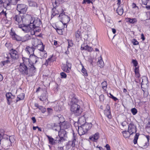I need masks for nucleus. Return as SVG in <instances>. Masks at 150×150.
Listing matches in <instances>:
<instances>
[{
    "label": "nucleus",
    "instance_id": "obj_10",
    "mask_svg": "<svg viewBox=\"0 0 150 150\" xmlns=\"http://www.w3.org/2000/svg\"><path fill=\"white\" fill-rule=\"evenodd\" d=\"M27 6L25 4H18L17 9L20 13H25L27 10Z\"/></svg>",
    "mask_w": 150,
    "mask_h": 150
},
{
    "label": "nucleus",
    "instance_id": "obj_62",
    "mask_svg": "<svg viewBox=\"0 0 150 150\" xmlns=\"http://www.w3.org/2000/svg\"><path fill=\"white\" fill-rule=\"evenodd\" d=\"M146 137L147 139V142L146 144V146H148L149 144L148 142H149V140L150 139H149L150 137L149 135H146Z\"/></svg>",
    "mask_w": 150,
    "mask_h": 150
},
{
    "label": "nucleus",
    "instance_id": "obj_19",
    "mask_svg": "<svg viewBox=\"0 0 150 150\" xmlns=\"http://www.w3.org/2000/svg\"><path fill=\"white\" fill-rule=\"evenodd\" d=\"M75 36L76 40L78 41L82 38V34L80 29H78L75 32Z\"/></svg>",
    "mask_w": 150,
    "mask_h": 150
},
{
    "label": "nucleus",
    "instance_id": "obj_28",
    "mask_svg": "<svg viewBox=\"0 0 150 150\" xmlns=\"http://www.w3.org/2000/svg\"><path fill=\"white\" fill-rule=\"evenodd\" d=\"M38 55L41 58H45L47 57V54L46 51L44 50L39 52Z\"/></svg>",
    "mask_w": 150,
    "mask_h": 150
},
{
    "label": "nucleus",
    "instance_id": "obj_2",
    "mask_svg": "<svg viewBox=\"0 0 150 150\" xmlns=\"http://www.w3.org/2000/svg\"><path fill=\"white\" fill-rule=\"evenodd\" d=\"M128 126V132L130 134H132L134 133H136L133 140L134 144H136L137 143V141L139 135V133H136L137 130V127L133 122L129 123Z\"/></svg>",
    "mask_w": 150,
    "mask_h": 150
},
{
    "label": "nucleus",
    "instance_id": "obj_17",
    "mask_svg": "<svg viewBox=\"0 0 150 150\" xmlns=\"http://www.w3.org/2000/svg\"><path fill=\"white\" fill-rule=\"evenodd\" d=\"M54 57L53 55H52L50 58L46 60L44 64L46 67L48 65H51L55 61V59L54 58Z\"/></svg>",
    "mask_w": 150,
    "mask_h": 150
},
{
    "label": "nucleus",
    "instance_id": "obj_37",
    "mask_svg": "<svg viewBox=\"0 0 150 150\" xmlns=\"http://www.w3.org/2000/svg\"><path fill=\"white\" fill-rule=\"evenodd\" d=\"M55 140L56 144L60 143L64 140V138H62L59 136L55 138Z\"/></svg>",
    "mask_w": 150,
    "mask_h": 150
},
{
    "label": "nucleus",
    "instance_id": "obj_56",
    "mask_svg": "<svg viewBox=\"0 0 150 150\" xmlns=\"http://www.w3.org/2000/svg\"><path fill=\"white\" fill-rule=\"evenodd\" d=\"M132 42L134 45H137L139 44L138 42L135 39H134L132 40Z\"/></svg>",
    "mask_w": 150,
    "mask_h": 150
},
{
    "label": "nucleus",
    "instance_id": "obj_49",
    "mask_svg": "<svg viewBox=\"0 0 150 150\" xmlns=\"http://www.w3.org/2000/svg\"><path fill=\"white\" fill-rule=\"evenodd\" d=\"M67 42L68 43V48L71 47L73 45V41L71 40H68Z\"/></svg>",
    "mask_w": 150,
    "mask_h": 150
},
{
    "label": "nucleus",
    "instance_id": "obj_26",
    "mask_svg": "<svg viewBox=\"0 0 150 150\" xmlns=\"http://www.w3.org/2000/svg\"><path fill=\"white\" fill-rule=\"evenodd\" d=\"M7 100V103L10 105L12 102V99L14 98V96L12 94H6Z\"/></svg>",
    "mask_w": 150,
    "mask_h": 150
},
{
    "label": "nucleus",
    "instance_id": "obj_48",
    "mask_svg": "<svg viewBox=\"0 0 150 150\" xmlns=\"http://www.w3.org/2000/svg\"><path fill=\"white\" fill-rule=\"evenodd\" d=\"M143 4L146 5L147 4L150 5V0H142Z\"/></svg>",
    "mask_w": 150,
    "mask_h": 150
},
{
    "label": "nucleus",
    "instance_id": "obj_57",
    "mask_svg": "<svg viewBox=\"0 0 150 150\" xmlns=\"http://www.w3.org/2000/svg\"><path fill=\"white\" fill-rule=\"evenodd\" d=\"M57 32L60 35H63V32L64 31V30H61V29H59V30H56Z\"/></svg>",
    "mask_w": 150,
    "mask_h": 150
},
{
    "label": "nucleus",
    "instance_id": "obj_31",
    "mask_svg": "<svg viewBox=\"0 0 150 150\" xmlns=\"http://www.w3.org/2000/svg\"><path fill=\"white\" fill-rule=\"evenodd\" d=\"M97 63L99 65V67H100V68H102L103 67L104 64L102 59V57L101 56L98 58Z\"/></svg>",
    "mask_w": 150,
    "mask_h": 150
},
{
    "label": "nucleus",
    "instance_id": "obj_6",
    "mask_svg": "<svg viewBox=\"0 0 150 150\" xmlns=\"http://www.w3.org/2000/svg\"><path fill=\"white\" fill-rule=\"evenodd\" d=\"M132 62L135 67L134 71L135 76L137 78L139 79L140 77V74L139 73V66L138 65V62L136 59H134L132 60Z\"/></svg>",
    "mask_w": 150,
    "mask_h": 150
},
{
    "label": "nucleus",
    "instance_id": "obj_52",
    "mask_svg": "<svg viewBox=\"0 0 150 150\" xmlns=\"http://www.w3.org/2000/svg\"><path fill=\"white\" fill-rule=\"evenodd\" d=\"M60 75L62 78L65 79L67 78V75L64 72H62L60 73Z\"/></svg>",
    "mask_w": 150,
    "mask_h": 150
},
{
    "label": "nucleus",
    "instance_id": "obj_14",
    "mask_svg": "<svg viewBox=\"0 0 150 150\" xmlns=\"http://www.w3.org/2000/svg\"><path fill=\"white\" fill-rule=\"evenodd\" d=\"M9 54L11 58L14 60H16L19 58L18 53L15 50L12 49L10 50Z\"/></svg>",
    "mask_w": 150,
    "mask_h": 150
},
{
    "label": "nucleus",
    "instance_id": "obj_34",
    "mask_svg": "<svg viewBox=\"0 0 150 150\" xmlns=\"http://www.w3.org/2000/svg\"><path fill=\"white\" fill-rule=\"evenodd\" d=\"M45 45H44L42 42H41V43L39 44L35 48L39 50V51L43 50L45 49Z\"/></svg>",
    "mask_w": 150,
    "mask_h": 150
},
{
    "label": "nucleus",
    "instance_id": "obj_44",
    "mask_svg": "<svg viewBox=\"0 0 150 150\" xmlns=\"http://www.w3.org/2000/svg\"><path fill=\"white\" fill-rule=\"evenodd\" d=\"M65 25L63 24H60L56 26V30L61 29L64 30Z\"/></svg>",
    "mask_w": 150,
    "mask_h": 150
},
{
    "label": "nucleus",
    "instance_id": "obj_64",
    "mask_svg": "<svg viewBox=\"0 0 150 150\" xmlns=\"http://www.w3.org/2000/svg\"><path fill=\"white\" fill-rule=\"evenodd\" d=\"M105 147L107 150H110V147L108 144H107Z\"/></svg>",
    "mask_w": 150,
    "mask_h": 150
},
{
    "label": "nucleus",
    "instance_id": "obj_3",
    "mask_svg": "<svg viewBox=\"0 0 150 150\" xmlns=\"http://www.w3.org/2000/svg\"><path fill=\"white\" fill-rule=\"evenodd\" d=\"M52 4L53 8L52 11V14L51 16V18L57 15L63 14L65 13L62 7L61 6L57 4L54 5V4Z\"/></svg>",
    "mask_w": 150,
    "mask_h": 150
},
{
    "label": "nucleus",
    "instance_id": "obj_13",
    "mask_svg": "<svg viewBox=\"0 0 150 150\" xmlns=\"http://www.w3.org/2000/svg\"><path fill=\"white\" fill-rule=\"evenodd\" d=\"M30 25H26L24 24H21L18 25V27L22 29V30L25 33H28L31 30Z\"/></svg>",
    "mask_w": 150,
    "mask_h": 150
},
{
    "label": "nucleus",
    "instance_id": "obj_20",
    "mask_svg": "<svg viewBox=\"0 0 150 150\" xmlns=\"http://www.w3.org/2000/svg\"><path fill=\"white\" fill-rule=\"evenodd\" d=\"M10 54L9 53H4V61L2 62L4 65L6 63H8L9 62V59Z\"/></svg>",
    "mask_w": 150,
    "mask_h": 150
},
{
    "label": "nucleus",
    "instance_id": "obj_59",
    "mask_svg": "<svg viewBox=\"0 0 150 150\" xmlns=\"http://www.w3.org/2000/svg\"><path fill=\"white\" fill-rule=\"evenodd\" d=\"M110 95L109 97L112 98L114 100V101H116L117 100V99L112 94H109Z\"/></svg>",
    "mask_w": 150,
    "mask_h": 150
},
{
    "label": "nucleus",
    "instance_id": "obj_25",
    "mask_svg": "<svg viewBox=\"0 0 150 150\" xmlns=\"http://www.w3.org/2000/svg\"><path fill=\"white\" fill-rule=\"evenodd\" d=\"M101 86L102 87L103 91L105 93H107L106 89L107 88L108 84L107 82L106 81H104L101 84Z\"/></svg>",
    "mask_w": 150,
    "mask_h": 150
},
{
    "label": "nucleus",
    "instance_id": "obj_7",
    "mask_svg": "<svg viewBox=\"0 0 150 150\" xmlns=\"http://www.w3.org/2000/svg\"><path fill=\"white\" fill-rule=\"evenodd\" d=\"M58 17L62 24L66 25L65 27L67 28V24L69 23L70 20V17L65 13L59 15Z\"/></svg>",
    "mask_w": 150,
    "mask_h": 150
},
{
    "label": "nucleus",
    "instance_id": "obj_27",
    "mask_svg": "<svg viewBox=\"0 0 150 150\" xmlns=\"http://www.w3.org/2000/svg\"><path fill=\"white\" fill-rule=\"evenodd\" d=\"M40 40L37 38L34 39L32 40V44L34 47H36L39 44L41 43Z\"/></svg>",
    "mask_w": 150,
    "mask_h": 150
},
{
    "label": "nucleus",
    "instance_id": "obj_45",
    "mask_svg": "<svg viewBox=\"0 0 150 150\" xmlns=\"http://www.w3.org/2000/svg\"><path fill=\"white\" fill-rule=\"evenodd\" d=\"M32 36L29 34H27L24 37V41H28L32 38Z\"/></svg>",
    "mask_w": 150,
    "mask_h": 150
},
{
    "label": "nucleus",
    "instance_id": "obj_63",
    "mask_svg": "<svg viewBox=\"0 0 150 150\" xmlns=\"http://www.w3.org/2000/svg\"><path fill=\"white\" fill-rule=\"evenodd\" d=\"M141 38L143 41H144L145 40L144 36L143 33L141 34Z\"/></svg>",
    "mask_w": 150,
    "mask_h": 150
},
{
    "label": "nucleus",
    "instance_id": "obj_58",
    "mask_svg": "<svg viewBox=\"0 0 150 150\" xmlns=\"http://www.w3.org/2000/svg\"><path fill=\"white\" fill-rule=\"evenodd\" d=\"M31 28L32 29L30 31V35L32 36V35H35V31L34 30V29H33V27H31Z\"/></svg>",
    "mask_w": 150,
    "mask_h": 150
},
{
    "label": "nucleus",
    "instance_id": "obj_16",
    "mask_svg": "<svg viewBox=\"0 0 150 150\" xmlns=\"http://www.w3.org/2000/svg\"><path fill=\"white\" fill-rule=\"evenodd\" d=\"M10 34L12 40L18 41H21V37L16 35L14 31H13L12 29L11 30Z\"/></svg>",
    "mask_w": 150,
    "mask_h": 150
},
{
    "label": "nucleus",
    "instance_id": "obj_22",
    "mask_svg": "<svg viewBox=\"0 0 150 150\" xmlns=\"http://www.w3.org/2000/svg\"><path fill=\"white\" fill-rule=\"evenodd\" d=\"M13 1L12 0H6L5 1L3 2V7L6 9L8 8V7H10L11 5L12 4H13L12 3Z\"/></svg>",
    "mask_w": 150,
    "mask_h": 150
},
{
    "label": "nucleus",
    "instance_id": "obj_33",
    "mask_svg": "<svg viewBox=\"0 0 150 150\" xmlns=\"http://www.w3.org/2000/svg\"><path fill=\"white\" fill-rule=\"evenodd\" d=\"M99 137V134L97 132L95 133L92 137H90V139L93 141H95L97 140Z\"/></svg>",
    "mask_w": 150,
    "mask_h": 150
},
{
    "label": "nucleus",
    "instance_id": "obj_32",
    "mask_svg": "<svg viewBox=\"0 0 150 150\" xmlns=\"http://www.w3.org/2000/svg\"><path fill=\"white\" fill-rule=\"evenodd\" d=\"M61 128L63 129H67L70 127V125L67 122H64L60 125Z\"/></svg>",
    "mask_w": 150,
    "mask_h": 150
},
{
    "label": "nucleus",
    "instance_id": "obj_36",
    "mask_svg": "<svg viewBox=\"0 0 150 150\" xmlns=\"http://www.w3.org/2000/svg\"><path fill=\"white\" fill-rule=\"evenodd\" d=\"M49 141V143L51 145H54L56 144L55 139L53 138L52 137L47 136Z\"/></svg>",
    "mask_w": 150,
    "mask_h": 150
},
{
    "label": "nucleus",
    "instance_id": "obj_61",
    "mask_svg": "<svg viewBox=\"0 0 150 150\" xmlns=\"http://www.w3.org/2000/svg\"><path fill=\"white\" fill-rule=\"evenodd\" d=\"M3 4V2L2 0H0V11L1 9H2Z\"/></svg>",
    "mask_w": 150,
    "mask_h": 150
},
{
    "label": "nucleus",
    "instance_id": "obj_5",
    "mask_svg": "<svg viewBox=\"0 0 150 150\" xmlns=\"http://www.w3.org/2000/svg\"><path fill=\"white\" fill-rule=\"evenodd\" d=\"M25 57H22L23 62L20 63L18 68L19 71L23 75L28 74V68L25 65L26 61L25 60Z\"/></svg>",
    "mask_w": 150,
    "mask_h": 150
},
{
    "label": "nucleus",
    "instance_id": "obj_21",
    "mask_svg": "<svg viewBox=\"0 0 150 150\" xmlns=\"http://www.w3.org/2000/svg\"><path fill=\"white\" fill-rule=\"evenodd\" d=\"M25 50L30 55L34 54L35 49L33 46L30 47L29 46H27L25 48Z\"/></svg>",
    "mask_w": 150,
    "mask_h": 150
},
{
    "label": "nucleus",
    "instance_id": "obj_40",
    "mask_svg": "<svg viewBox=\"0 0 150 150\" xmlns=\"http://www.w3.org/2000/svg\"><path fill=\"white\" fill-rule=\"evenodd\" d=\"M30 64L31 66L29 67V70L30 73L33 74L35 72L36 68L34 64Z\"/></svg>",
    "mask_w": 150,
    "mask_h": 150
},
{
    "label": "nucleus",
    "instance_id": "obj_15",
    "mask_svg": "<svg viewBox=\"0 0 150 150\" xmlns=\"http://www.w3.org/2000/svg\"><path fill=\"white\" fill-rule=\"evenodd\" d=\"M23 16H21L20 14L15 15L13 18L15 23L18 25L23 24Z\"/></svg>",
    "mask_w": 150,
    "mask_h": 150
},
{
    "label": "nucleus",
    "instance_id": "obj_18",
    "mask_svg": "<svg viewBox=\"0 0 150 150\" xmlns=\"http://www.w3.org/2000/svg\"><path fill=\"white\" fill-rule=\"evenodd\" d=\"M93 49L91 47L87 45H86L85 43L81 45V50H85L91 52L92 51Z\"/></svg>",
    "mask_w": 150,
    "mask_h": 150
},
{
    "label": "nucleus",
    "instance_id": "obj_30",
    "mask_svg": "<svg viewBox=\"0 0 150 150\" xmlns=\"http://www.w3.org/2000/svg\"><path fill=\"white\" fill-rule=\"evenodd\" d=\"M66 0H52V4H54V5H56L57 4L59 5L64 2H66Z\"/></svg>",
    "mask_w": 150,
    "mask_h": 150
},
{
    "label": "nucleus",
    "instance_id": "obj_46",
    "mask_svg": "<svg viewBox=\"0 0 150 150\" xmlns=\"http://www.w3.org/2000/svg\"><path fill=\"white\" fill-rule=\"evenodd\" d=\"M4 144L6 146H9L11 144V141L10 139H5L4 141Z\"/></svg>",
    "mask_w": 150,
    "mask_h": 150
},
{
    "label": "nucleus",
    "instance_id": "obj_24",
    "mask_svg": "<svg viewBox=\"0 0 150 150\" xmlns=\"http://www.w3.org/2000/svg\"><path fill=\"white\" fill-rule=\"evenodd\" d=\"M106 108V109L105 110L104 113L108 118L110 119L111 118V116L110 115V106L108 105H107Z\"/></svg>",
    "mask_w": 150,
    "mask_h": 150
},
{
    "label": "nucleus",
    "instance_id": "obj_54",
    "mask_svg": "<svg viewBox=\"0 0 150 150\" xmlns=\"http://www.w3.org/2000/svg\"><path fill=\"white\" fill-rule=\"evenodd\" d=\"M22 95V96H21V95H18V96L17 97V98L18 99L16 100L17 102L20 100H23V99L24 98V95H23V94Z\"/></svg>",
    "mask_w": 150,
    "mask_h": 150
},
{
    "label": "nucleus",
    "instance_id": "obj_50",
    "mask_svg": "<svg viewBox=\"0 0 150 150\" xmlns=\"http://www.w3.org/2000/svg\"><path fill=\"white\" fill-rule=\"evenodd\" d=\"M144 85L142 83V85H141V87L142 88L143 90V91H144V93H145V91H146L148 89V86H146V87L145 88H144Z\"/></svg>",
    "mask_w": 150,
    "mask_h": 150
},
{
    "label": "nucleus",
    "instance_id": "obj_29",
    "mask_svg": "<svg viewBox=\"0 0 150 150\" xmlns=\"http://www.w3.org/2000/svg\"><path fill=\"white\" fill-rule=\"evenodd\" d=\"M80 64L82 67V69L81 71L83 74V75L85 76H88V74L87 70L85 68L82 63H81Z\"/></svg>",
    "mask_w": 150,
    "mask_h": 150
},
{
    "label": "nucleus",
    "instance_id": "obj_42",
    "mask_svg": "<svg viewBox=\"0 0 150 150\" xmlns=\"http://www.w3.org/2000/svg\"><path fill=\"white\" fill-rule=\"evenodd\" d=\"M7 13L6 12V11H4V10H3L2 11L0 12V16H3V18H7Z\"/></svg>",
    "mask_w": 150,
    "mask_h": 150
},
{
    "label": "nucleus",
    "instance_id": "obj_38",
    "mask_svg": "<svg viewBox=\"0 0 150 150\" xmlns=\"http://www.w3.org/2000/svg\"><path fill=\"white\" fill-rule=\"evenodd\" d=\"M127 21L131 23L134 24L137 22V20L136 18H127L126 19Z\"/></svg>",
    "mask_w": 150,
    "mask_h": 150
},
{
    "label": "nucleus",
    "instance_id": "obj_8",
    "mask_svg": "<svg viewBox=\"0 0 150 150\" xmlns=\"http://www.w3.org/2000/svg\"><path fill=\"white\" fill-rule=\"evenodd\" d=\"M71 64L68 61H67L66 64H63L62 67V69L64 71L69 73L70 72V70L71 68Z\"/></svg>",
    "mask_w": 150,
    "mask_h": 150
},
{
    "label": "nucleus",
    "instance_id": "obj_60",
    "mask_svg": "<svg viewBox=\"0 0 150 150\" xmlns=\"http://www.w3.org/2000/svg\"><path fill=\"white\" fill-rule=\"evenodd\" d=\"M83 1L84 3L90 4L92 3L93 1L92 0H83Z\"/></svg>",
    "mask_w": 150,
    "mask_h": 150
},
{
    "label": "nucleus",
    "instance_id": "obj_43",
    "mask_svg": "<svg viewBox=\"0 0 150 150\" xmlns=\"http://www.w3.org/2000/svg\"><path fill=\"white\" fill-rule=\"evenodd\" d=\"M128 131H124L122 132V133L123 134V136L125 138L129 137L131 135L129 133L128 134Z\"/></svg>",
    "mask_w": 150,
    "mask_h": 150
},
{
    "label": "nucleus",
    "instance_id": "obj_23",
    "mask_svg": "<svg viewBox=\"0 0 150 150\" xmlns=\"http://www.w3.org/2000/svg\"><path fill=\"white\" fill-rule=\"evenodd\" d=\"M59 136L62 138H64V137H67V133L64 129H61L59 131Z\"/></svg>",
    "mask_w": 150,
    "mask_h": 150
},
{
    "label": "nucleus",
    "instance_id": "obj_11",
    "mask_svg": "<svg viewBox=\"0 0 150 150\" xmlns=\"http://www.w3.org/2000/svg\"><path fill=\"white\" fill-rule=\"evenodd\" d=\"M33 17L30 15L26 14L23 17V24L31 25V20Z\"/></svg>",
    "mask_w": 150,
    "mask_h": 150
},
{
    "label": "nucleus",
    "instance_id": "obj_1",
    "mask_svg": "<svg viewBox=\"0 0 150 150\" xmlns=\"http://www.w3.org/2000/svg\"><path fill=\"white\" fill-rule=\"evenodd\" d=\"M75 94H70L69 96L71 101L69 105L71 106V111L76 116L80 115L83 111V109L77 104L78 100L75 97Z\"/></svg>",
    "mask_w": 150,
    "mask_h": 150
},
{
    "label": "nucleus",
    "instance_id": "obj_4",
    "mask_svg": "<svg viewBox=\"0 0 150 150\" xmlns=\"http://www.w3.org/2000/svg\"><path fill=\"white\" fill-rule=\"evenodd\" d=\"M92 127L91 123L85 122L82 124L80 127H78V133L80 135L85 134Z\"/></svg>",
    "mask_w": 150,
    "mask_h": 150
},
{
    "label": "nucleus",
    "instance_id": "obj_41",
    "mask_svg": "<svg viewBox=\"0 0 150 150\" xmlns=\"http://www.w3.org/2000/svg\"><path fill=\"white\" fill-rule=\"evenodd\" d=\"M47 97L46 94H42L39 97V98L41 101H44L47 99Z\"/></svg>",
    "mask_w": 150,
    "mask_h": 150
},
{
    "label": "nucleus",
    "instance_id": "obj_35",
    "mask_svg": "<svg viewBox=\"0 0 150 150\" xmlns=\"http://www.w3.org/2000/svg\"><path fill=\"white\" fill-rule=\"evenodd\" d=\"M117 13L120 16L122 15L124 12V10L123 8L121 6H118L116 10Z\"/></svg>",
    "mask_w": 150,
    "mask_h": 150
},
{
    "label": "nucleus",
    "instance_id": "obj_55",
    "mask_svg": "<svg viewBox=\"0 0 150 150\" xmlns=\"http://www.w3.org/2000/svg\"><path fill=\"white\" fill-rule=\"evenodd\" d=\"M40 26L38 27H33V29L35 32H39L40 31Z\"/></svg>",
    "mask_w": 150,
    "mask_h": 150
},
{
    "label": "nucleus",
    "instance_id": "obj_9",
    "mask_svg": "<svg viewBox=\"0 0 150 150\" xmlns=\"http://www.w3.org/2000/svg\"><path fill=\"white\" fill-rule=\"evenodd\" d=\"M38 59L39 58L34 54L30 55L29 59L25 58V60L26 61L29 62L30 64H34L38 62Z\"/></svg>",
    "mask_w": 150,
    "mask_h": 150
},
{
    "label": "nucleus",
    "instance_id": "obj_47",
    "mask_svg": "<svg viewBox=\"0 0 150 150\" xmlns=\"http://www.w3.org/2000/svg\"><path fill=\"white\" fill-rule=\"evenodd\" d=\"M76 141V137L74 135L72 139V141L71 142H72L71 145L72 147H74L75 146V142Z\"/></svg>",
    "mask_w": 150,
    "mask_h": 150
},
{
    "label": "nucleus",
    "instance_id": "obj_51",
    "mask_svg": "<svg viewBox=\"0 0 150 150\" xmlns=\"http://www.w3.org/2000/svg\"><path fill=\"white\" fill-rule=\"evenodd\" d=\"M29 5L30 6H35L36 5V3L34 1H30L29 2Z\"/></svg>",
    "mask_w": 150,
    "mask_h": 150
},
{
    "label": "nucleus",
    "instance_id": "obj_12",
    "mask_svg": "<svg viewBox=\"0 0 150 150\" xmlns=\"http://www.w3.org/2000/svg\"><path fill=\"white\" fill-rule=\"evenodd\" d=\"M41 22L40 19L38 17H33L31 20V25L33 27H38L41 25Z\"/></svg>",
    "mask_w": 150,
    "mask_h": 150
},
{
    "label": "nucleus",
    "instance_id": "obj_39",
    "mask_svg": "<svg viewBox=\"0 0 150 150\" xmlns=\"http://www.w3.org/2000/svg\"><path fill=\"white\" fill-rule=\"evenodd\" d=\"M51 127L53 129L56 131H59V130L61 129L60 126H55V124H51Z\"/></svg>",
    "mask_w": 150,
    "mask_h": 150
},
{
    "label": "nucleus",
    "instance_id": "obj_53",
    "mask_svg": "<svg viewBox=\"0 0 150 150\" xmlns=\"http://www.w3.org/2000/svg\"><path fill=\"white\" fill-rule=\"evenodd\" d=\"M131 111L132 114L134 115H136L137 113V110L135 108L132 109Z\"/></svg>",
    "mask_w": 150,
    "mask_h": 150
}]
</instances>
